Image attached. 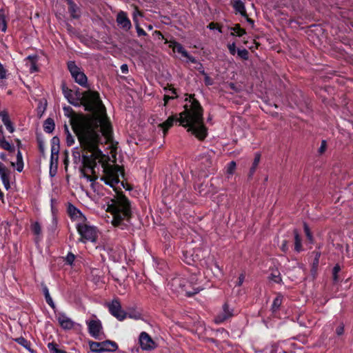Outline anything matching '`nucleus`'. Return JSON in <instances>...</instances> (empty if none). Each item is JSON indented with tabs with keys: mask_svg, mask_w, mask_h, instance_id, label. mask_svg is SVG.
Masks as SVG:
<instances>
[{
	"mask_svg": "<svg viewBox=\"0 0 353 353\" xmlns=\"http://www.w3.org/2000/svg\"><path fill=\"white\" fill-rule=\"evenodd\" d=\"M84 101L85 109L92 112V115L73 125L81 148H73L72 157L75 163H83L92 167L105 160L102 148L111 141L112 131L99 93L89 92L84 96Z\"/></svg>",
	"mask_w": 353,
	"mask_h": 353,
	"instance_id": "f257e3e1",
	"label": "nucleus"
},
{
	"mask_svg": "<svg viewBox=\"0 0 353 353\" xmlns=\"http://www.w3.org/2000/svg\"><path fill=\"white\" fill-rule=\"evenodd\" d=\"M31 230H32V232L34 233V234L35 235L34 241H35V244L37 247V249L41 253L42 250L39 245V243L41 240V226H40L39 223L38 222L33 223L31 225Z\"/></svg>",
	"mask_w": 353,
	"mask_h": 353,
	"instance_id": "412c9836",
	"label": "nucleus"
},
{
	"mask_svg": "<svg viewBox=\"0 0 353 353\" xmlns=\"http://www.w3.org/2000/svg\"><path fill=\"white\" fill-rule=\"evenodd\" d=\"M325 148H326V141L323 140V141H322L321 147L319 148V152L323 153L325 150Z\"/></svg>",
	"mask_w": 353,
	"mask_h": 353,
	"instance_id": "5fc2aeb1",
	"label": "nucleus"
},
{
	"mask_svg": "<svg viewBox=\"0 0 353 353\" xmlns=\"http://www.w3.org/2000/svg\"><path fill=\"white\" fill-rule=\"evenodd\" d=\"M228 48L230 51V53L232 55H234L237 52L236 50V43L234 42L228 44Z\"/></svg>",
	"mask_w": 353,
	"mask_h": 353,
	"instance_id": "49530a36",
	"label": "nucleus"
},
{
	"mask_svg": "<svg viewBox=\"0 0 353 353\" xmlns=\"http://www.w3.org/2000/svg\"><path fill=\"white\" fill-rule=\"evenodd\" d=\"M244 280H245V275H244V274H240V276H239L238 281H237L236 285V286H241L243 283Z\"/></svg>",
	"mask_w": 353,
	"mask_h": 353,
	"instance_id": "3c124183",
	"label": "nucleus"
},
{
	"mask_svg": "<svg viewBox=\"0 0 353 353\" xmlns=\"http://www.w3.org/2000/svg\"><path fill=\"white\" fill-rule=\"evenodd\" d=\"M211 263H212V264H214V265L215 268L218 270V272H219V274H220L221 276H223V270L220 268V266L218 265V263H217L215 261H214V260H212Z\"/></svg>",
	"mask_w": 353,
	"mask_h": 353,
	"instance_id": "8fccbe9b",
	"label": "nucleus"
},
{
	"mask_svg": "<svg viewBox=\"0 0 353 353\" xmlns=\"http://www.w3.org/2000/svg\"><path fill=\"white\" fill-rule=\"evenodd\" d=\"M103 174L101 176V180L117 192L120 185H123L119 179V176H123L121 169L117 165H103Z\"/></svg>",
	"mask_w": 353,
	"mask_h": 353,
	"instance_id": "39448f33",
	"label": "nucleus"
},
{
	"mask_svg": "<svg viewBox=\"0 0 353 353\" xmlns=\"http://www.w3.org/2000/svg\"><path fill=\"white\" fill-rule=\"evenodd\" d=\"M38 114L39 115V117L41 118L43 114L44 113V107L42 105V102L41 100H38Z\"/></svg>",
	"mask_w": 353,
	"mask_h": 353,
	"instance_id": "de8ad7c7",
	"label": "nucleus"
},
{
	"mask_svg": "<svg viewBox=\"0 0 353 353\" xmlns=\"http://www.w3.org/2000/svg\"><path fill=\"white\" fill-rule=\"evenodd\" d=\"M282 296L281 295H278L273 301V303L272 304V312H276L280 306L282 304Z\"/></svg>",
	"mask_w": 353,
	"mask_h": 353,
	"instance_id": "c85d7f7f",
	"label": "nucleus"
},
{
	"mask_svg": "<svg viewBox=\"0 0 353 353\" xmlns=\"http://www.w3.org/2000/svg\"><path fill=\"white\" fill-rule=\"evenodd\" d=\"M58 204L59 201L54 198L50 199V207H51V223L48 226V232L49 238H54L58 234V225H57V214L58 212Z\"/></svg>",
	"mask_w": 353,
	"mask_h": 353,
	"instance_id": "0eeeda50",
	"label": "nucleus"
},
{
	"mask_svg": "<svg viewBox=\"0 0 353 353\" xmlns=\"http://www.w3.org/2000/svg\"><path fill=\"white\" fill-rule=\"evenodd\" d=\"M294 241H295V250L296 252H300L301 250V239L296 232H294Z\"/></svg>",
	"mask_w": 353,
	"mask_h": 353,
	"instance_id": "4c0bfd02",
	"label": "nucleus"
},
{
	"mask_svg": "<svg viewBox=\"0 0 353 353\" xmlns=\"http://www.w3.org/2000/svg\"><path fill=\"white\" fill-rule=\"evenodd\" d=\"M202 71L201 74L204 76V81L207 85H212L213 84L212 79L209 77V75L205 72L204 68L201 67Z\"/></svg>",
	"mask_w": 353,
	"mask_h": 353,
	"instance_id": "58836bf2",
	"label": "nucleus"
},
{
	"mask_svg": "<svg viewBox=\"0 0 353 353\" xmlns=\"http://www.w3.org/2000/svg\"><path fill=\"white\" fill-rule=\"evenodd\" d=\"M15 341L21 346H23V347H25L26 350H29L30 352H32L30 349V343L25 338L22 336L17 338L15 339Z\"/></svg>",
	"mask_w": 353,
	"mask_h": 353,
	"instance_id": "c756f323",
	"label": "nucleus"
},
{
	"mask_svg": "<svg viewBox=\"0 0 353 353\" xmlns=\"http://www.w3.org/2000/svg\"><path fill=\"white\" fill-rule=\"evenodd\" d=\"M208 28L210 30H214L215 28L214 27V24L213 23H210L208 26Z\"/></svg>",
	"mask_w": 353,
	"mask_h": 353,
	"instance_id": "0e129e2a",
	"label": "nucleus"
},
{
	"mask_svg": "<svg viewBox=\"0 0 353 353\" xmlns=\"http://www.w3.org/2000/svg\"><path fill=\"white\" fill-rule=\"evenodd\" d=\"M9 170L0 161V178L4 188L8 190L10 188Z\"/></svg>",
	"mask_w": 353,
	"mask_h": 353,
	"instance_id": "6ab92c4d",
	"label": "nucleus"
},
{
	"mask_svg": "<svg viewBox=\"0 0 353 353\" xmlns=\"http://www.w3.org/2000/svg\"><path fill=\"white\" fill-rule=\"evenodd\" d=\"M304 228L307 237L308 238L309 240H312V234H310L308 227L306 224H305Z\"/></svg>",
	"mask_w": 353,
	"mask_h": 353,
	"instance_id": "4d7b16f0",
	"label": "nucleus"
},
{
	"mask_svg": "<svg viewBox=\"0 0 353 353\" xmlns=\"http://www.w3.org/2000/svg\"><path fill=\"white\" fill-rule=\"evenodd\" d=\"M185 101L184 110L179 114V118L170 117L166 121L160 123L159 127L165 134L174 122L177 121L181 125L187 129L188 132H191L199 139L203 140L207 136V128L203 122L202 108L199 101L192 95H186Z\"/></svg>",
	"mask_w": 353,
	"mask_h": 353,
	"instance_id": "7ed1b4c3",
	"label": "nucleus"
},
{
	"mask_svg": "<svg viewBox=\"0 0 353 353\" xmlns=\"http://www.w3.org/2000/svg\"><path fill=\"white\" fill-rule=\"evenodd\" d=\"M50 353H63V350L59 349L58 345L54 343H49L48 344Z\"/></svg>",
	"mask_w": 353,
	"mask_h": 353,
	"instance_id": "f704fd0d",
	"label": "nucleus"
},
{
	"mask_svg": "<svg viewBox=\"0 0 353 353\" xmlns=\"http://www.w3.org/2000/svg\"><path fill=\"white\" fill-rule=\"evenodd\" d=\"M128 316L131 319L139 320L141 318V314L139 312H129Z\"/></svg>",
	"mask_w": 353,
	"mask_h": 353,
	"instance_id": "a18cd8bd",
	"label": "nucleus"
},
{
	"mask_svg": "<svg viewBox=\"0 0 353 353\" xmlns=\"http://www.w3.org/2000/svg\"><path fill=\"white\" fill-rule=\"evenodd\" d=\"M5 138L3 134V127L0 125V139Z\"/></svg>",
	"mask_w": 353,
	"mask_h": 353,
	"instance_id": "e2e57ef3",
	"label": "nucleus"
},
{
	"mask_svg": "<svg viewBox=\"0 0 353 353\" xmlns=\"http://www.w3.org/2000/svg\"><path fill=\"white\" fill-rule=\"evenodd\" d=\"M117 23L118 26L126 30L130 29L132 26L131 22L128 17L127 13L124 11H119L118 12L117 16Z\"/></svg>",
	"mask_w": 353,
	"mask_h": 353,
	"instance_id": "f3484780",
	"label": "nucleus"
},
{
	"mask_svg": "<svg viewBox=\"0 0 353 353\" xmlns=\"http://www.w3.org/2000/svg\"><path fill=\"white\" fill-rule=\"evenodd\" d=\"M0 148L10 152L14 151V145L8 141L5 138L0 139Z\"/></svg>",
	"mask_w": 353,
	"mask_h": 353,
	"instance_id": "cd10ccee",
	"label": "nucleus"
},
{
	"mask_svg": "<svg viewBox=\"0 0 353 353\" xmlns=\"http://www.w3.org/2000/svg\"><path fill=\"white\" fill-rule=\"evenodd\" d=\"M108 307L110 313L120 321H123L128 316V314L122 310L121 305L118 299H114L108 303Z\"/></svg>",
	"mask_w": 353,
	"mask_h": 353,
	"instance_id": "9b49d317",
	"label": "nucleus"
},
{
	"mask_svg": "<svg viewBox=\"0 0 353 353\" xmlns=\"http://www.w3.org/2000/svg\"><path fill=\"white\" fill-rule=\"evenodd\" d=\"M281 249L283 252H285L288 250L286 241H284L281 245Z\"/></svg>",
	"mask_w": 353,
	"mask_h": 353,
	"instance_id": "052dcab7",
	"label": "nucleus"
},
{
	"mask_svg": "<svg viewBox=\"0 0 353 353\" xmlns=\"http://www.w3.org/2000/svg\"><path fill=\"white\" fill-rule=\"evenodd\" d=\"M236 162L234 161H230L226 166V172L229 175H232L234 174V170L236 169Z\"/></svg>",
	"mask_w": 353,
	"mask_h": 353,
	"instance_id": "c9c22d12",
	"label": "nucleus"
},
{
	"mask_svg": "<svg viewBox=\"0 0 353 353\" xmlns=\"http://www.w3.org/2000/svg\"><path fill=\"white\" fill-rule=\"evenodd\" d=\"M77 10L78 8L77 6L72 1H70V12L71 13V16L73 18H78L79 17V14L77 13Z\"/></svg>",
	"mask_w": 353,
	"mask_h": 353,
	"instance_id": "e433bc0d",
	"label": "nucleus"
},
{
	"mask_svg": "<svg viewBox=\"0 0 353 353\" xmlns=\"http://www.w3.org/2000/svg\"><path fill=\"white\" fill-rule=\"evenodd\" d=\"M232 30L236 34L237 36L241 37L244 34H245V31L242 29L239 25H236L233 28Z\"/></svg>",
	"mask_w": 353,
	"mask_h": 353,
	"instance_id": "79ce46f5",
	"label": "nucleus"
},
{
	"mask_svg": "<svg viewBox=\"0 0 353 353\" xmlns=\"http://www.w3.org/2000/svg\"><path fill=\"white\" fill-rule=\"evenodd\" d=\"M238 55L243 59L247 60L248 59V51L246 49H238Z\"/></svg>",
	"mask_w": 353,
	"mask_h": 353,
	"instance_id": "ea45409f",
	"label": "nucleus"
},
{
	"mask_svg": "<svg viewBox=\"0 0 353 353\" xmlns=\"http://www.w3.org/2000/svg\"><path fill=\"white\" fill-rule=\"evenodd\" d=\"M6 28H7V27H6V22L4 20H3L2 27L1 28V30L2 32H6Z\"/></svg>",
	"mask_w": 353,
	"mask_h": 353,
	"instance_id": "680f3d73",
	"label": "nucleus"
},
{
	"mask_svg": "<svg viewBox=\"0 0 353 353\" xmlns=\"http://www.w3.org/2000/svg\"><path fill=\"white\" fill-rule=\"evenodd\" d=\"M74 259L75 256L72 252H69L65 258V262L70 265L73 264Z\"/></svg>",
	"mask_w": 353,
	"mask_h": 353,
	"instance_id": "c03bdc74",
	"label": "nucleus"
},
{
	"mask_svg": "<svg viewBox=\"0 0 353 353\" xmlns=\"http://www.w3.org/2000/svg\"><path fill=\"white\" fill-rule=\"evenodd\" d=\"M139 343L141 348L144 350H150L154 347V343L145 332L141 333L139 336Z\"/></svg>",
	"mask_w": 353,
	"mask_h": 353,
	"instance_id": "dca6fc26",
	"label": "nucleus"
},
{
	"mask_svg": "<svg viewBox=\"0 0 353 353\" xmlns=\"http://www.w3.org/2000/svg\"><path fill=\"white\" fill-rule=\"evenodd\" d=\"M107 210L112 215V223L121 230L130 223L131 208L129 200L123 194H117L108 205Z\"/></svg>",
	"mask_w": 353,
	"mask_h": 353,
	"instance_id": "20e7f679",
	"label": "nucleus"
},
{
	"mask_svg": "<svg viewBox=\"0 0 353 353\" xmlns=\"http://www.w3.org/2000/svg\"><path fill=\"white\" fill-rule=\"evenodd\" d=\"M204 252L199 248H192L191 245L183 251V260L188 265H194L197 262H201L205 258ZM203 264L206 265L203 271V276L193 274L188 278L184 275H178L172 278L168 282V286L171 290L176 293L184 294L188 296H191L199 293L205 288L208 287V283L213 276H218V274L213 272L210 263L205 261Z\"/></svg>",
	"mask_w": 353,
	"mask_h": 353,
	"instance_id": "f03ea898",
	"label": "nucleus"
},
{
	"mask_svg": "<svg viewBox=\"0 0 353 353\" xmlns=\"http://www.w3.org/2000/svg\"><path fill=\"white\" fill-rule=\"evenodd\" d=\"M65 133L66 135V137H65L66 143L68 146H70L72 144H74V137L70 134L67 125H65Z\"/></svg>",
	"mask_w": 353,
	"mask_h": 353,
	"instance_id": "2f4dec72",
	"label": "nucleus"
},
{
	"mask_svg": "<svg viewBox=\"0 0 353 353\" xmlns=\"http://www.w3.org/2000/svg\"><path fill=\"white\" fill-rule=\"evenodd\" d=\"M137 34L139 36L146 34L145 32L142 28H137Z\"/></svg>",
	"mask_w": 353,
	"mask_h": 353,
	"instance_id": "13d9d810",
	"label": "nucleus"
},
{
	"mask_svg": "<svg viewBox=\"0 0 353 353\" xmlns=\"http://www.w3.org/2000/svg\"><path fill=\"white\" fill-rule=\"evenodd\" d=\"M232 4L236 12L243 17H247L245 4L241 0H232Z\"/></svg>",
	"mask_w": 353,
	"mask_h": 353,
	"instance_id": "b1692460",
	"label": "nucleus"
},
{
	"mask_svg": "<svg viewBox=\"0 0 353 353\" xmlns=\"http://www.w3.org/2000/svg\"><path fill=\"white\" fill-rule=\"evenodd\" d=\"M3 157H4V154H1L0 157H1V159H3Z\"/></svg>",
	"mask_w": 353,
	"mask_h": 353,
	"instance_id": "774afa93",
	"label": "nucleus"
},
{
	"mask_svg": "<svg viewBox=\"0 0 353 353\" xmlns=\"http://www.w3.org/2000/svg\"><path fill=\"white\" fill-rule=\"evenodd\" d=\"M38 126H41L42 128H44V122H40L38 125ZM36 134H37V139L38 142V145L39 147V150L41 153L44 152V139L42 134L41 128L37 127L36 129Z\"/></svg>",
	"mask_w": 353,
	"mask_h": 353,
	"instance_id": "5701e85b",
	"label": "nucleus"
},
{
	"mask_svg": "<svg viewBox=\"0 0 353 353\" xmlns=\"http://www.w3.org/2000/svg\"><path fill=\"white\" fill-rule=\"evenodd\" d=\"M201 67H203L201 63H199V67L197 68V70L199 71V72L201 74Z\"/></svg>",
	"mask_w": 353,
	"mask_h": 353,
	"instance_id": "69168bd1",
	"label": "nucleus"
},
{
	"mask_svg": "<svg viewBox=\"0 0 353 353\" xmlns=\"http://www.w3.org/2000/svg\"><path fill=\"white\" fill-rule=\"evenodd\" d=\"M341 270V267L339 264L334 265L332 270L333 279L334 281H338V273Z\"/></svg>",
	"mask_w": 353,
	"mask_h": 353,
	"instance_id": "a19ab883",
	"label": "nucleus"
},
{
	"mask_svg": "<svg viewBox=\"0 0 353 353\" xmlns=\"http://www.w3.org/2000/svg\"><path fill=\"white\" fill-rule=\"evenodd\" d=\"M55 317L61 327L65 330H72L76 325H79L63 312H59Z\"/></svg>",
	"mask_w": 353,
	"mask_h": 353,
	"instance_id": "4468645a",
	"label": "nucleus"
},
{
	"mask_svg": "<svg viewBox=\"0 0 353 353\" xmlns=\"http://www.w3.org/2000/svg\"><path fill=\"white\" fill-rule=\"evenodd\" d=\"M194 189L201 196H205L212 193L214 188L212 187V183H210V185L208 183H201L195 185Z\"/></svg>",
	"mask_w": 353,
	"mask_h": 353,
	"instance_id": "4be33fe9",
	"label": "nucleus"
},
{
	"mask_svg": "<svg viewBox=\"0 0 353 353\" xmlns=\"http://www.w3.org/2000/svg\"><path fill=\"white\" fill-rule=\"evenodd\" d=\"M68 212L72 219H79V220L84 221L85 217L81 212L75 208L74 205L68 207Z\"/></svg>",
	"mask_w": 353,
	"mask_h": 353,
	"instance_id": "a878e982",
	"label": "nucleus"
},
{
	"mask_svg": "<svg viewBox=\"0 0 353 353\" xmlns=\"http://www.w3.org/2000/svg\"><path fill=\"white\" fill-rule=\"evenodd\" d=\"M170 92L172 94L171 96H170L168 94H165L164 96V101H165L164 105H166V103H167L168 100H170L171 99H174V98L177 97L176 96V90L174 89H170Z\"/></svg>",
	"mask_w": 353,
	"mask_h": 353,
	"instance_id": "37998d69",
	"label": "nucleus"
},
{
	"mask_svg": "<svg viewBox=\"0 0 353 353\" xmlns=\"http://www.w3.org/2000/svg\"><path fill=\"white\" fill-rule=\"evenodd\" d=\"M12 166L14 168H16V170L19 172H21L23 170V160L22 154H21V151L19 150H18V152H17V154L16 161L15 162H12Z\"/></svg>",
	"mask_w": 353,
	"mask_h": 353,
	"instance_id": "393cba45",
	"label": "nucleus"
},
{
	"mask_svg": "<svg viewBox=\"0 0 353 353\" xmlns=\"http://www.w3.org/2000/svg\"><path fill=\"white\" fill-rule=\"evenodd\" d=\"M55 144H59V140L57 137H54L52 139V145H54Z\"/></svg>",
	"mask_w": 353,
	"mask_h": 353,
	"instance_id": "bf43d9fd",
	"label": "nucleus"
},
{
	"mask_svg": "<svg viewBox=\"0 0 353 353\" xmlns=\"http://www.w3.org/2000/svg\"><path fill=\"white\" fill-rule=\"evenodd\" d=\"M0 119L1 122L5 125L6 130L10 133H13L15 130L14 125L13 123L11 121L8 112L7 110H3L0 111Z\"/></svg>",
	"mask_w": 353,
	"mask_h": 353,
	"instance_id": "a211bd4d",
	"label": "nucleus"
},
{
	"mask_svg": "<svg viewBox=\"0 0 353 353\" xmlns=\"http://www.w3.org/2000/svg\"><path fill=\"white\" fill-rule=\"evenodd\" d=\"M59 151V144H55L54 145H52L50 163V170H49V174L51 177L54 176L57 172Z\"/></svg>",
	"mask_w": 353,
	"mask_h": 353,
	"instance_id": "f8f14e48",
	"label": "nucleus"
},
{
	"mask_svg": "<svg viewBox=\"0 0 353 353\" xmlns=\"http://www.w3.org/2000/svg\"><path fill=\"white\" fill-rule=\"evenodd\" d=\"M234 314V308L225 303L223 305L222 310L216 316L214 321L217 324L221 323L233 316Z\"/></svg>",
	"mask_w": 353,
	"mask_h": 353,
	"instance_id": "ddd939ff",
	"label": "nucleus"
},
{
	"mask_svg": "<svg viewBox=\"0 0 353 353\" xmlns=\"http://www.w3.org/2000/svg\"><path fill=\"white\" fill-rule=\"evenodd\" d=\"M248 21L250 22V23H253V21L251 19H248Z\"/></svg>",
	"mask_w": 353,
	"mask_h": 353,
	"instance_id": "338daca9",
	"label": "nucleus"
},
{
	"mask_svg": "<svg viewBox=\"0 0 353 353\" xmlns=\"http://www.w3.org/2000/svg\"><path fill=\"white\" fill-rule=\"evenodd\" d=\"M261 159V154L259 153H256L254 157V159L252 163V166L250 168V176H252L254 173L255 172V170L259 163Z\"/></svg>",
	"mask_w": 353,
	"mask_h": 353,
	"instance_id": "7c9ffc66",
	"label": "nucleus"
},
{
	"mask_svg": "<svg viewBox=\"0 0 353 353\" xmlns=\"http://www.w3.org/2000/svg\"><path fill=\"white\" fill-rule=\"evenodd\" d=\"M88 332L91 336L96 339H101L103 335V327L101 321L95 316L88 321H86Z\"/></svg>",
	"mask_w": 353,
	"mask_h": 353,
	"instance_id": "9d476101",
	"label": "nucleus"
},
{
	"mask_svg": "<svg viewBox=\"0 0 353 353\" xmlns=\"http://www.w3.org/2000/svg\"><path fill=\"white\" fill-rule=\"evenodd\" d=\"M76 228L78 233L81 236V241L83 243L85 241H96L97 238V230L96 227L83 222L77 223Z\"/></svg>",
	"mask_w": 353,
	"mask_h": 353,
	"instance_id": "423d86ee",
	"label": "nucleus"
},
{
	"mask_svg": "<svg viewBox=\"0 0 353 353\" xmlns=\"http://www.w3.org/2000/svg\"><path fill=\"white\" fill-rule=\"evenodd\" d=\"M46 302L52 309L56 316L59 312L57 311L56 304L52 298L51 297V296L50 295L49 291L47 289V288H46Z\"/></svg>",
	"mask_w": 353,
	"mask_h": 353,
	"instance_id": "bb28decb",
	"label": "nucleus"
},
{
	"mask_svg": "<svg viewBox=\"0 0 353 353\" xmlns=\"http://www.w3.org/2000/svg\"><path fill=\"white\" fill-rule=\"evenodd\" d=\"M344 332V325L343 323L339 325L336 329V333L338 336H341Z\"/></svg>",
	"mask_w": 353,
	"mask_h": 353,
	"instance_id": "09e8293b",
	"label": "nucleus"
},
{
	"mask_svg": "<svg viewBox=\"0 0 353 353\" xmlns=\"http://www.w3.org/2000/svg\"><path fill=\"white\" fill-rule=\"evenodd\" d=\"M121 71L123 74H126L128 72V66L127 64H123L121 66Z\"/></svg>",
	"mask_w": 353,
	"mask_h": 353,
	"instance_id": "6e6d98bb",
	"label": "nucleus"
},
{
	"mask_svg": "<svg viewBox=\"0 0 353 353\" xmlns=\"http://www.w3.org/2000/svg\"><path fill=\"white\" fill-rule=\"evenodd\" d=\"M169 46L172 49V50L174 52H178L179 54H181V56L183 57L186 58L188 61L192 63H197L196 59L194 57L190 55L188 51L183 47V46L181 43L175 41H170Z\"/></svg>",
	"mask_w": 353,
	"mask_h": 353,
	"instance_id": "2eb2a0df",
	"label": "nucleus"
},
{
	"mask_svg": "<svg viewBox=\"0 0 353 353\" xmlns=\"http://www.w3.org/2000/svg\"><path fill=\"white\" fill-rule=\"evenodd\" d=\"M90 350L93 353H103L104 352H114L118 349L117 344L112 341L106 340L102 342H89Z\"/></svg>",
	"mask_w": 353,
	"mask_h": 353,
	"instance_id": "6e6552de",
	"label": "nucleus"
},
{
	"mask_svg": "<svg viewBox=\"0 0 353 353\" xmlns=\"http://www.w3.org/2000/svg\"><path fill=\"white\" fill-rule=\"evenodd\" d=\"M269 279L274 283H279L281 282V274L278 271H274L269 276Z\"/></svg>",
	"mask_w": 353,
	"mask_h": 353,
	"instance_id": "72a5a7b5",
	"label": "nucleus"
},
{
	"mask_svg": "<svg viewBox=\"0 0 353 353\" xmlns=\"http://www.w3.org/2000/svg\"><path fill=\"white\" fill-rule=\"evenodd\" d=\"M110 257L112 259V260L114 262L116 261H119L121 259V257H122V255L121 254H119L117 256H114V255H112L110 254Z\"/></svg>",
	"mask_w": 353,
	"mask_h": 353,
	"instance_id": "864d4df0",
	"label": "nucleus"
},
{
	"mask_svg": "<svg viewBox=\"0 0 353 353\" xmlns=\"http://www.w3.org/2000/svg\"><path fill=\"white\" fill-rule=\"evenodd\" d=\"M68 68L76 83L83 87H87L88 78L82 70L76 65L74 61H69L68 63Z\"/></svg>",
	"mask_w": 353,
	"mask_h": 353,
	"instance_id": "1a4fd4ad",
	"label": "nucleus"
},
{
	"mask_svg": "<svg viewBox=\"0 0 353 353\" xmlns=\"http://www.w3.org/2000/svg\"><path fill=\"white\" fill-rule=\"evenodd\" d=\"M54 129V123L50 118L46 119V132L50 133Z\"/></svg>",
	"mask_w": 353,
	"mask_h": 353,
	"instance_id": "473e14b6",
	"label": "nucleus"
},
{
	"mask_svg": "<svg viewBox=\"0 0 353 353\" xmlns=\"http://www.w3.org/2000/svg\"><path fill=\"white\" fill-rule=\"evenodd\" d=\"M38 57L35 54L29 55L25 59V65L28 68L30 72L33 73L37 71V63Z\"/></svg>",
	"mask_w": 353,
	"mask_h": 353,
	"instance_id": "aec40b11",
	"label": "nucleus"
},
{
	"mask_svg": "<svg viewBox=\"0 0 353 353\" xmlns=\"http://www.w3.org/2000/svg\"><path fill=\"white\" fill-rule=\"evenodd\" d=\"M320 256H321L320 252H316L315 253V257H314V263H313L314 266H317L319 265Z\"/></svg>",
	"mask_w": 353,
	"mask_h": 353,
	"instance_id": "603ef678",
	"label": "nucleus"
}]
</instances>
